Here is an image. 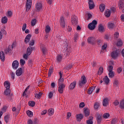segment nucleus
Returning a JSON list of instances; mask_svg holds the SVG:
<instances>
[{
    "instance_id": "f257e3e1",
    "label": "nucleus",
    "mask_w": 124,
    "mask_h": 124,
    "mask_svg": "<svg viewBox=\"0 0 124 124\" xmlns=\"http://www.w3.org/2000/svg\"><path fill=\"white\" fill-rule=\"evenodd\" d=\"M120 54H121V50L116 49L115 51H113L111 53L110 56L113 60H117V58L119 57Z\"/></svg>"
},
{
    "instance_id": "f03ea898",
    "label": "nucleus",
    "mask_w": 124,
    "mask_h": 124,
    "mask_svg": "<svg viewBox=\"0 0 124 124\" xmlns=\"http://www.w3.org/2000/svg\"><path fill=\"white\" fill-rule=\"evenodd\" d=\"M87 42L88 44H91V45H95L96 43V39L93 36L89 37L87 39Z\"/></svg>"
},
{
    "instance_id": "7ed1b4c3",
    "label": "nucleus",
    "mask_w": 124,
    "mask_h": 124,
    "mask_svg": "<svg viewBox=\"0 0 124 124\" xmlns=\"http://www.w3.org/2000/svg\"><path fill=\"white\" fill-rule=\"evenodd\" d=\"M96 25H97V21L95 20H93L88 25V29H89L90 31H93V29H95V26H96Z\"/></svg>"
},
{
    "instance_id": "20e7f679",
    "label": "nucleus",
    "mask_w": 124,
    "mask_h": 124,
    "mask_svg": "<svg viewBox=\"0 0 124 124\" xmlns=\"http://www.w3.org/2000/svg\"><path fill=\"white\" fill-rule=\"evenodd\" d=\"M87 83V78L85 76H83L81 77V80L79 81V88H82L83 87L84 85H85Z\"/></svg>"
},
{
    "instance_id": "39448f33",
    "label": "nucleus",
    "mask_w": 124,
    "mask_h": 124,
    "mask_svg": "<svg viewBox=\"0 0 124 124\" xmlns=\"http://www.w3.org/2000/svg\"><path fill=\"white\" fill-rule=\"evenodd\" d=\"M72 25L73 26H76L78 24V17L76 16L75 15H73L71 17V19Z\"/></svg>"
},
{
    "instance_id": "423d86ee",
    "label": "nucleus",
    "mask_w": 124,
    "mask_h": 124,
    "mask_svg": "<svg viewBox=\"0 0 124 124\" xmlns=\"http://www.w3.org/2000/svg\"><path fill=\"white\" fill-rule=\"evenodd\" d=\"M32 3V0H27L26 12H28L31 8V4Z\"/></svg>"
},
{
    "instance_id": "0eeeda50",
    "label": "nucleus",
    "mask_w": 124,
    "mask_h": 124,
    "mask_svg": "<svg viewBox=\"0 0 124 124\" xmlns=\"http://www.w3.org/2000/svg\"><path fill=\"white\" fill-rule=\"evenodd\" d=\"M96 120L98 124H101L102 122V114L99 113H96L95 114Z\"/></svg>"
},
{
    "instance_id": "6e6552de",
    "label": "nucleus",
    "mask_w": 124,
    "mask_h": 124,
    "mask_svg": "<svg viewBox=\"0 0 124 124\" xmlns=\"http://www.w3.org/2000/svg\"><path fill=\"white\" fill-rule=\"evenodd\" d=\"M58 92L59 93H63V90L65 88V85L64 84H58Z\"/></svg>"
},
{
    "instance_id": "1a4fd4ad",
    "label": "nucleus",
    "mask_w": 124,
    "mask_h": 124,
    "mask_svg": "<svg viewBox=\"0 0 124 124\" xmlns=\"http://www.w3.org/2000/svg\"><path fill=\"white\" fill-rule=\"evenodd\" d=\"M64 52L65 55H66V56H68V55H69V53H70V52H71V50H70V47H69V46H68V45H66L64 46Z\"/></svg>"
},
{
    "instance_id": "9d476101",
    "label": "nucleus",
    "mask_w": 124,
    "mask_h": 124,
    "mask_svg": "<svg viewBox=\"0 0 124 124\" xmlns=\"http://www.w3.org/2000/svg\"><path fill=\"white\" fill-rule=\"evenodd\" d=\"M83 114L84 116L86 118L90 116V109L88 108H83Z\"/></svg>"
},
{
    "instance_id": "9b49d317",
    "label": "nucleus",
    "mask_w": 124,
    "mask_h": 124,
    "mask_svg": "<svg viewBox=\"0 0 124 124\" xmlns=\"http://www.w3.org/2000/svg\"><path fill=\"white\" fill-rule=\"evenodd\" d=\"M12 67L13 69H17L19 67V62L17 60H15L13 62Z\"/></svg>"
},
{
    "instance_id": "f8f14e48",
    "label": "nucleus",
    "mask_w": 124,
    "mask_h": 124,
    "mask_svg": "<svg viewBox=\"0 0 124 124\" xmlns=\"http://www.w3.org/2000/svg\"><path fill=\"white\" fill-rule=\"evenodd\" d=\"M60 26L62 28H65V21L64 20V17H63V16L60 17Z\"/></svg>"
},
{
    "instance_id": "ddd939ff",
    "label": "nucleus",
    "mask_w": 124,
    "mask_h": 124,
    "mask_svg": "<svg viewBox=\"0 0 124 124\" xmlns=\"http://www.w3.org/2000/svg\"><path fill=\"white\" fill-rule=\"evenodd\" d=\"M76 80H74L70 84L69 86V90H70L71 91H72V90H74L75 88L76 87Z\"/></svg>"
},
{
    "instance_id": "4468645a",
    "label": "nucleus",
    "mask_w": 124,
    "mask_h": 124,
    "mask_svg": "<svg viewBox=\"0 0 124 124\" xmlns=\"http://www.w3.org/2000/svg\"><path fill=\"white\" fill-rule=\"evenodd\" d=\"M89 5L90 9H93L94 8V6H95V5H94L93 0H89Z\"/></svg>"
},
{
    "instance_id": "2eb2a0df",
    "label": "nucleus",
    "mask_w": 124,
    "mask_h": 124,
    "mask_svg": "<svg viewBox=\"0 0 124 124\" xmlns=\"http://www.w3.org/2000/svg\"><path fill=\"white\" fill-rule=\"evenodd\" d=\"M31 35L30 34H28L25 40H24V42L26 44H28V43H29V42H30V40H31Z\"/></svg>"
},
{
    "instance_id": "dca6fc26",
    "label": "nucleus",
    "mask_w": 124,
    "mask_h": 124,
    "mask_svg": "<svg viewBox=\"0 0 124 124\" xmlns=\"http://www.w3.org/2000/svg\"><path fill=\"white\" fill-rule=\"evenodd\" d=\"M16 76H21L23 74V69L22 68H19L16 72Z\"/></svg>"
},
{
    "instance_id": "f3484780",
    "label": "nucleus",
    "mask_w": 124,
    "mask_h": 124,
    "mask_svg": "<svg viewBox=\"0 0 124 124\" xmlns=\"http://www.w3.org/2000/svg\"><path fill=\"white\" fill-rule=\"evenodd\" d=\"M0 59L1 62H4L5 61V55L2 51L0 52Z\"/></svg>"
},
{
    "instance_id": "a211bd4d",
    "label": "nucleus",
    "mask_w": 124,
    "mask_h": 124,
    "mask_svg": "<svg viewBox=\"0 0 124 124\" xmlns=\"http://www.w3.org/2000/svg\"><path fill=\"white\" fill-rule=\"evenodd\" d=\"M33 49V47H32L31 46H29L27 48L26 53H27V55H28V56L31 55V53L32 52Z\"/></svg>"
},
{
    "instance_id": "6ab92c4d",
    "label": "nucleus",
    "mask_w": 124,
    "mask_h": 124,
    "mask_svg": "<svg viewBox=\"0 0 124 124\" xmlns=\"http://www.w3.org/2000/svg\"><path fill=\"white\" fill-rule=\"evenodd\" d=\"M35 8L38 11H40L42 8V4L40 2L37 3L35 6Z\"/></svg>"
},
{
    "instance_id": "aec40b11",
    "label": "nucleus",
    "mask_w": 124,
    "mask_h": 124,
    "mask_svg": "<svg viewBox=\"0 0 124 124\" xmlns=\"http://www.w3.org/2000/svg\"><path fill=\"white\" fill-rule=\"evenodd\" d=\"M109 99L108 98H106L103 100V106L104 107H107L108 106V103Z\"/></svg>"
},
{
    "instance_id": "412c9836",
    "label": "nucleus",
    "mask_w": 124,
    "mask_h": 124,
    "mask_svg": "<svg viewBox=\"0 0 124 124\" xmlns=\"http://www.w3.org/2000/svg\"><path fill=\"white\" fill-rule=\"evenodd\" d=\"M12 49L11 46H8V48L5 50V53L9 54H11V52H12Z\"/></svg>"
},
{
    "instance_id": "4be33fe9",
    "label": "nucleus",
    "mask_w": 124,
    "mask_h": 124,
    "mask_svg": "<svg viewBox=\"0 0 124 124\" xmlns=\"http://www.w3.org/2000/svg\"><path fill=\"white\" fill-rule=\"evenodd\" d=\"M41 50L43 54V55H46L48 52L47 48L45 46H41Z\"/></svg>"
},
{
    "instance_id": "5701e85b",
    "label": "nucleus",
    "mask_w": 124,
    "mask_h": 124,
    "mask_svg": "<svg viewBox=\"0 0 124 124\" xmlns=\"http://www.w3.org/2000/svg\"><path fill=\"white\" fill-rule=\"evenodd\" d=\"M95 90V86H92L90 87L88 91V94H92L93 93V92Z\"/></svg>"
},
{
    "instance_id": "b1692460",
    "label": "nucleus",
    "mask_w": 124,
    "mask_h": 124,
    "mask_svg": "<svg viewBox=\"0 0 124 124\" xmlns=\"http://www.w3.org/2000/svg\"><path fill=\"white\" fill-rule=\"evenodd\" d=\"M98 31H100V32H104V31H105V29H104V27L102 24H100L98 26Z\"/></svg>"
},
{
    "instance_id": "393cba45",
    "label": "nucleus",
    "mask_w": 124,
    "mask_h": 124,
    "mask_svg": "<svg viewBox=\"0 0 124 124\" xmlns=\"http://www.w3.org/2000/svg\"><path fill=\"white\" fill-rule=\"evenodd\" d=\"M89 119L86 121V124H93V116H90Z\"/></svg>"
},
{
    "instance_id": "a878e982",
    "label": "nucleus",
    "mask_w": 124,
    "mask_h": 124,
    "mask_svg": "<svg viewBox=\"0 0 124 124\" xmlns=\"http://www.w3.org/2000/svg\"><path fill=\"white\" fill-rule=\"evenodd\" d=\"M4 86L6 90H9L10 89V82L8 81H5Z\"/></svg>"
},
{
    "instance_id": "bb28decb",
    "label": "nucleus",
    "mask_w": 124,
    "mask_h": 124,
    "mask_svg": "<svg viewBox=\"0 0 124 124\" xmlns=\"http://www.w3.org/2000/svg\"><path fill=\"white\" fill-rule=\"evenodd\" d=\"M110 15H111V11L109 10V9L106 10L105 12V16L108 18V17H110Z\"/></svg>"
},
{
    "instance_id": "cd10ccee",
    "label": "nucleus",
    "mask_w": 124,
    "mask_h": 124,
    "mask_svg": "<svg viewBox=\"0 0 124 124\" xmlns=\"http://www.w3.org/2000/svg\"><path fill=\"white\" fill-rule=\"evenodd\" d=\"M103 81L106 85H108V83L110 82V79L108 78L107 76H106L104 78H103Z\"/></svg>"
},
{
    "instance_id": "c85d7f7f",
    "label": "nucleus",
    "mask_w": 124,
    "mask_h": 124,
    "mask_svg": "<svg viewBox=\"0 0 124 124\" xmlns=\"http://www.w3.org/2000/svg\"><path fill=\"white\" fill-rule=\"evenodd\" d=\"M10 119V115L7 114L5 115L4 117V120L6 124L9 122V119Z\"/></svg>"
},
{
    "instance_id": "c756f323",
    "label": "nucleus",
    "mask_w": 124,
    "mask_h": 124,
    "mask_svg": "<svg viewBox=\"0 0 124 124\" xmlns=\"http://www.w3.org/2000/svg\"><path fill=\"white\" fill-rule=\"evenodd\" d=\"M54 72V69H53V66H50L49 69L48 74V77H51V75L52 73Z\"/></svg>"
},
{
    "instance_id": "7c9ffc66",
    "label": "nucleus",
    "mask_w": 124,
    "mask_h": 124,
    "mask_svg": "<svg viewBox=\"0 0 124 124\" xmlns=\"http://www.w3.org/2000/svg\"><path fill=\"white\" fill-rule=\"evenodd\" d=\"M7 21H8L7 17L4 16L2 17L1 18L2 24H6V23H7Z\"/></svg>"
},
{
    "instance_id": "2f4dec72",
    "label": "nucleus",
    "mask_w": 124,
    "mask_h": 124,
    "mask_svg": "<svg viewBox=\"0 0 124 124\" xmlns=\"http://www.w3.org/2000/svg\"><path fill=\"white\" fill-rule=\"evenodd\" d=\"M51 31V28L49 25H47L46 27L45 32L46 33H49Z\"/></svg>"
},
{
    "instance_id": "473e14b6",
    "label": "nucleus",
    "mask_w": 124,
    "mask_h": 124,
    "mask_svg": "<svg viewBox=\"0 0 124 124\" xmlns=\"http://www.w3.org/2000/svg\"><path fill=\"white\" fill-rule=\"evenodd\" d=\"M119 108L120 109H124V99L120 102Z\"/></svg>"
},
{
    "instance_id": "72a5a7b5",
    "label": "nucleus",
    "mask_w": 124,
    "mask_h": 124,
    "mask_svg": "<svg viewBox=\"0 0 124 124\" xmlns=\"http://www.w3.org/2000/svg\"><path fill=\"white\" fill-rule=\"evenodd\" d=\"M100 10L101 12H103L105 10V5L102 4L100 5L99 7Z\"/></svg>"
},
{
    "instance_id": "f704fd0d",
    "label": "nucleus",
    "mask_w": 124,
    "mask_h": 124,
    "mask_svg": "<svg viewBox=\"0 0 124 124\" xmlns=\"http://www.w3.org/2000/svg\"><path fill=\"white\" fill-rule=\"evenodd\" d=\"M119 8H124V1L120 0L119 2Z\"/></svg>"
},
{
    "instance_id": "c9c22d12",
    "label": "nucleus",
    "mask_w": 124,
    "mask_h": 124,
    "mask_svg": "<svg viewBox=\"0 0 124 124\" xmlns=\"http://www.w3.org/2000/svg\"><path fill=\"white\" fill-rule=\"evenodd\" d=\"M41 95H42V93L40 92L38 93L35 94V97L38 99H40Z\"/></svg>"
},
{
    "instance_id": "e433bc0d",
    "label": "nucleus",
    "mask_w": 124,
    "mask_h": 124,
    "mask_svg": "<svg viewBox=\"0 0 124 124\" xmlns=\"http://www.w3.org/2000/svg\"><path fill=\"white\" fill-rule=\"evenodd\" d=\"M47 114H48L49 116H52L54 114V109L49 108L47 110Z\"/></svg>"
},
{
    "instance_id": "4c0bfd02",
    "label": "nucleus",
    "mask_w": 124,
    "mask_h": 124,
    "mask_svg": "<svg viewBox=\"0 0 124 124\" xmlns=\"http://www.w3.org/2000/svg\"><path fill=\"white\" fill-rule=\"evenodd\" d=\"M26 113L27 114V116L30 118H31L32 116H33V113H32V112L31 110H28Z\"/></svg>"
},
{
    "instance_id": "58836bf2",
    "label": "nucleus",
    "mask_w": 124,
    "mask_h": 124,
    "mask_svg": "<svg viewBox=\"0 0 124 124\" xmlns=\"http://www.w3.org/2000/svg\"><path fill=\"white\" fill-rule=\"evenodd\" d=\"M10 93H11L10 89H6L4 91V93L5 95H10Z\"/></svg>"
},
{
    "instance_id": "ea45409f",
    "label": "nucleus",
    "mask_w": 124,
    "mask_h": 124,
    "mask_svg": "<svg viewBox=\"0 0 124 124\" xmlns=\"http://www.w3.org/2000/svg\"><path fill=\"white\" fill-rule=\"evenodd\" d=\"M76 117L77 119H78V120H82L84 117V115H83V114H79L77 115Z\"/></svg>"
},
{
    "instance_id": "a19ab883",
    "label": "nucleus",
    "mask_w": 124,
    "mask_h": 124,
    "mask_svg": "<svg viewBox=\"0 0 124 124\" xmlns=\"http://www.w3.org/2000/svg\"><path fill=\"white\" fill-rule=\"evenodd\" d=\"M79 38V34L78 33L76 32L74 36V40H75V42H76V40Z\"/></svg>"
},
{
    "instance_id": "79ce46f5",
    "label": "nucleus",
    "mask_w": 124,
    "mask_h": 124,
    "mask_svg": "<svg viewBox=\"0 0 124 124\" xmlns=\"http://www.w3.org/2000/svg\"><path fill=\"white\" fill-rule=\"evenodd\" d=\"M108 28L109 29V30H112V29H114V23H108Z\"/></svg>"
},
{
    "instance_id": "37998d69",
    "label": "nucleus",
    "mask_w": 124,
    "mask_h": 124,
    "mask_svg": "<svg viewBox=\"0 0 124 124\" xmlns=\"http://www.w3.org/2000/svg\"><path fill=\"white\" fill-rule=\"evenodd\" d=\"M113 86L114 87H117L119 86V80L117 79H114L113 81Z\"/></svg>"
},
{
    "instance_id": "c03bdc74",
    "label": "nucleus",
    "mask_w": 124,
    "mask_h": 124,
    "mask_svg": "<svg viewBox=\"0 0 124 124\" xmlns=\"http://www.w3.org/2000/svg\"><path fill=\"white\" fill-rule=\"evenodd\" d=\"M102 73H103V67H100L98 71V75H101Z\"/></svg>"
},
{
    "instance_id": "a18cd8bd",
    "label": "nucleus",
    "mask_w": 124,
    "mask_h": 124,
    "mask_svg": "<svg viewBox=\"0 0 124 124\" xmlns=\"http://www.w3.org/2000/svg\"><path fill=\"white\" fill-rule=\"evenodd\" d=\"M29 106H31V107H34V106H35V102H34V101H30L29 102Z\"/></svg>"
},
{
    "instance_id": "49530a36",
    "label": "nucleus",
    "mask_w": 124,
    "mask_h": 124,
    "mask_svg": "<svg viewBox=\"0 0 124 124\" xmlns=\"http://www.w3.org/2000/svg\"><path fill=\"white\" fill-rule=\"evenodd\" d=\"M99 106H100V104L98 103H95L94 105V108L95 110H97L98 108H99Z\"/></svg>"
},
{
    "instance_id": "de8ad7c7",
    "label": "nucleus",
    "mask_w": 124,
    "mask_h": 124,
    "mask_svg": "<svg viewBox=\"0 0 124 124\" xmlns=\"http://www.w3.org/2000/svg\"><path fill=\"white\" fill-rule=\"evenodd\" d=\"M62 59V55H58L57 56V61H58V62H61Z\"/></svg>"
},
{
    "instance_id": "09e8293b",
    "label": "nucleus",
    "mask_w": 124,
    "mask_h": 124,
    "mask_svg": "<svg viewBox=\"0 0 124 124\" xmlns=\"http://www.w3.org/2000/svg\"><path fill=\"white\" fill-rule=\"evenodd\" d=\"M36 24V19H32L31 22V25L32 27H33L35 26Z\"/></svg>"
},
{
    "instance_id": "8fccbe9b",
    "label": "nucleus",
    "mask_w": 124,
    "mask_h": 124,
    "mask_svg": "<svg viewBox=\"0 0 124 124\" xmlns=\"http://www.w3.org/2000/svg\"><path fill=\"white\" fill-rule=\"evenodd\" d=\"M122 45H123V42L122 41V40L119 39L117 41V46H122Z\"/></svg>"
},
{
    "instance_id": "3c124183",
    "label": "nucleus",
    "mask_w": 124,
    "mask_h": 124,
    "mask_svg": "<svg viewBox=\"0 0 124 124\" xmlns=\"http://www.w3.org/2000/svg\"><path fill=\"white\" fill-rule=\"evenodd\" d=\"M108 76L109 78H113L114 76V72L113 71L109 72Z\"/></svg>"
},
{
    "instance_id": "603ef678",
    "label": "nucleus",
    "mask_w": 124,
    "mask_h": 124,
    "mask_svg": "<svg viewBox=\"0 0 124 124\" xmlns=\"http://www.w3.org/2000/svg\"><path fill=\"white\" fill-rule=\"evenodd\" d=\"M118 123V119L117 118H114L112 120L111 124H116Z\"/></svg>"
},
{
    "instance_id": "864d4df0",
    "label": "nucleus",
    "mask_w": 124,
    "mask_h": 124,
    "mask_svg": "<svg viewBox=\"0 0 124 124\" xmlns=\"http://www.w3.org/2000/svg\"><path fill=\"white\" fill-rule=\"evenodd\" d=\"M108 71H109V72L113 71V66H112L111 65H109L108 67Z\"/></svg>"
},
{
    "instance_id": "5fc2aeb1",
    "label": "nucleus",
    "mask_w": 124,
    "mask_h": 124,
    "mask_svg": "<svg viewBox=\"0 0 124 124\" xmlns=\"http://www.w3.org/2000/svg\"><path fill=\"white\" fill-rule=\"evenodd\" d=\"M63 78H60L58 80V85H61V84H62V83L63 82Z\"/></svg>"
},
{
    "instance_id": "6e6d98bb",
    "label": "nucleus",
    "mask_w": 124,
    "mask_h": 124,
    "mask_svg": "<svg viewBox=\"0 0 124 124\" xmlns=\"http://www.w3.org/2000/svg\"><path fill=\"white\" fill-rule=\"evenodd\" d=\"M110 117V114L109 113H105L103 115L104 119H108Z\"/></svg>"
},
{
    "instance_id": "4d7b16f0",
    "label": "nucleus",
    "mask_w": 124,
    "mask_h": 124,
    "mask_svg": "<svg viewBox=\"0 0 124 124\" xmlns=\"http://www.w3.org/2000/svg\"><path fill=\"white\" fill-rule=\"evenodd\" d=\"M29 46H33L34 45V40H31L29 44Z\"/></svg>"
},
{
    "instance_id": "13d9d810",
    "label": "nucleus",
    "mask_w": 124,
    "mask_h": 124,
    "mask_svg": "<svg viewBox=\"0 0 124 124\" xmlns=\"http://www.w3.org/2000/svg\"><path fill=\"white\" fill-rule=\"evenodd\" d=\"M11 78L13 80H14L15 79V73L12 72L11 74Z\"/></svg>"
},
{
    "instance_id": "bf43d9fd",
    "label": "nucleus",
    "mask_w": 124,
    "mask_h": 124,
    "mask_svg": "<svg viewBox=\"0 0 124 124\" xmlns=\"http://www.w3.org/2000/svg\"><path fill=\"white\" fill-rule=\"evenodd\" d=\"M20 63L21 65H24L26 63V62L25 61V60L23 59H21L20 61Z\"/></svg>"
},
{
    "instance_id": "052dcab7",
    "label": "nucleus",
    "mask_w": 124,
    "mask_h": 124,
    "mask_svg": "<svg viewBox=\"0 0 124 124\" xmlns=\"http://www.w3.org/2000/svg\"><path fill=\"white\" fill-rule=\"evenodd\" d=\"M107 46H108L107 43H104V45L102 46V50H105V49L107 48Z\"/></svg>"
},
{
    "instance_id": "680f3d73",
    "label": "nucleus",
    "mask_w": 124,
    "mask_h": 124,
    "mask_svg": "<svg viewBox=\"0 0 124 124\" xmlns=\"http://www.w3.org/2000/svg\"><path fill=\"white\" fill-rule=\"evenodd\" d=\"M12 111L13 112H18V113H19V112H20V109H18L16 108V107H14L12 108Z\"/></svg>"
},
{
    "instance_id": "e2e57ef3",
    "label": "nucleus",
    "mask_w": 124,
    "mask_h": 124,
    "mask_svg": "<svg viewBox=\"0 0 124 124\" xmlns=\"http://www.w3.org/2000/svg\"><path fill=\"white\" fill-rule=\"evenodd\" d=\"M79 108H84L85 107V103L81 102L80 103L79 106Z\"/></svg>"
},
{
    "instance_id": "0e129e2a",
    "label": "nucleus",
    "mask_w": 124,
    "mask_h": 124,
    "mask_svg": "<svg viewBox=\"0 0 124 124\" xmlns=\"http://www.w3.org/2000/svg\"><path fill=\"white\" fill-rule=\"evenodd\" d=\"M26 29H27V24L24 23V24L22 26L23 31H26Z\"/></svg>"
},
{
    "instance_id": "69168bd1",
    "label": "nucleus",
    "mask_w": 124,
    "mask_h": 124,
    "mask_svg": "<svg viewBox=\"0 0 124 124\" xmlns=\"http://www.w3.org/2000/svg\"><path fill=\"white\" fill-rule=\"evenodd\" d=\"M103 42V41L101 39H98L97 40V43L98 45H100V44H101V43H102Z\"/></svg>"
},
{
    "instance_id": "338daca9",
    "label": "nucleus",
    "mask_w": 124,
    "mask_h": 124,
    "mask_svg": "<svg viewBox=\"0 0 124 124\" xmlns=\"http://www.w3.org/2000/svg\"><path fill=\"white\" fill-rule=\"evenodd\" d=\"M92 18H93V15H92L91 13H88L87 20H90V19H92Z\"/></svg>"
},
{
    "instance_id": "774afa93",
    "label": "nucleus",
    "mask_w": 124,
    "mask_h": 124,
    "mask_svg": "<svg viewBox=\"0 0 124 124\" xmlns=\"http://www.w3.org/2000/svg\"><path fill=\"white\" fill-rule=\"evenodd\" d=\"M114 37L115 38H118V37H119V32H115Z\"/></svg>"
}]
</instances>
